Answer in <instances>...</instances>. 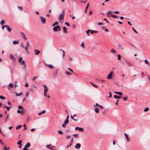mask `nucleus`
Listing matches in <instances>:
<instances>
[{
  "label": "nucleus",
  "mask_w": 150,
  "mask_h": 150,
  "mask_svg": "<svg viewBox=\"0 0 150 150\" xmlns=\"http://www.w3.org/2000/svg\"><path fill=\"white\" fill-rule=\"evenodd\" d=\"M65 10H63L62 13L59 14L58 20L60 22H62L63 21V19L64 16Z\"/></svg>",
  "instance_id": "nucleus-1"
},
{
  "label": "nucleus",
  "mask_w": 150,
  "mask_h": 150,
  "mask_svg": "<svg viewBox=\"0 0 150 150\" xmlns=\"http://www.w3.org/2000/svg\"><path fill=\"white\" fill-rule=\"evenodd\" d=\"M23 58L22 57H20L18 60V62H19L22 65H23V67L24 68H25L26 67L25 64V61L24 60H22Z\"/></svg>",
  "instance_id": "nucleus-2"
},
{
  "label": "nucleus",
  "mask_w": 150,
  "mask_h": 150,
  "mask_svg": "<svg viewBox=\"0 0 150 150\" xmlns=\"http://www.w3.org/2000/svg\"><path fill=\"white\" fill-rule=\"evenodd\" d=\"M53 30L54 31H58L60 30V28L59 25L54 27L53 28Z\"/></svg>",
  "instance_id": "nucleus-3"
},
{
  "label": "nucleus",
  "mask_w": 150,
  "mask_h": 150,
  "mask_svg": "<svg viewBox=\"0 0 150 150\" xmlns=\"http://www.w3.org/2000/svg\"><path fill=\"white\" fill-rule=\"evenodd\" d=\"M26 45L24 48L25 49V50L27 52H28V47L29 45V43L28 41H27L26 42Z\"/></svg>",
  "instance_id": "nucleus-4"
},
{
  "label": "nucleus",
  "mask_w": 150,
  "mask_h": 150,
  "mask_svg": "<svg viewBox=\"0 0 150 150\" xmlns=\"http://www.w3.org/2000/svg\"><path fill=\"white\" fill-rule=\"evenodd\" d=\"M40 18L42 23V24L45 23L46 22V19L45 18L42 16H40Z\"/></svg>",
  "instance_id": "nucleus-5"
},
{
  "label": "nucleus",
  "mask_w": 150,
  "mask_h": 150,
  "mask_svg": "<svg viewBox=\"0 0 150 150\" xmlns=\"http://www.w3.org/2000/svg\"><path fill=\"white\" fill-rule=\"evenodd\" d=\"M113 71H111L110 74H109L107 76V79H111L112 76L113 75Z\"/></svg>",
  "instance_id": "nucleus-6"
},
{
  "label": "nucleus",
  "mask_w": 150,
  "mask_h": 150,
  "mask_svg": "<svg viewBox=\"0 0 150 150\" xmlns=\"http://www.w3.org/2000/svg\"><path fill=\"white\" fill-rule=\"evenodd\" d=\"M21 34L24 40H26L27 39V38L24 33L22 32L21 33Z\"/></svg>",
  "instance_id": "nucleus-7"
},
{
  "label": "nucleus",
  "mask_w": 150,
  "mask_h": 150,
  "mask_svg": "<svg viewBox=\"0 0 150 150\" xmlns=\"http://www.w3.org/2000/svg\"><path fill=\"white\" fill-rule=\"evenodd\" d=\"M81 144L80 143H78L75 145V148L76 149H79L81 147Z\"/></svg>",
  "instance_id": "nucleus-8"
},
{
  "label": "nucleus",
  "mask_w": 150,
  "mask_h": 150,
  "mask_svg": "<svg viewBox=\"0 0 150 150\" xmlns=\"http://www.w3.org/2000/svg\"><path fill=\"white\" fill-rule=\"evenodd\" d=\"M75 130H78L80 131H83V129L82 128H80L79 127H76L75 128Z\"/></svg>",
  "instance_id": "nucleus-9"
},
{
  "label": "nucleus",
  "mask_w": 150,
  "mask_h": 150,
  "mask_svg": "<svg viewBox=\"0 0 150 150\" xmlns=\"http://www.w3.org/2000/svg\"><path fill=\"white\" fill-rule=\"evenodd\" d=\"M10 58L11 59H12L13 61H15L16 60L15 57L13 56L12 54H11L10 55Z\"/></svg>",
  "instance_id": "nucleus-10"
},
{
  "label": "nucleus",
  "mask_w": 150,
  "mask_h": 150,
  "mask_svg": "<svg viewBox=\"0 0 150 150\" xmlns=\"http://www.w3.org/2000/svg\"><path fill=\"white\" fill-rule=\"evenodd\" d=\"M6 27L7 30L9 32H11V29L9 27V26L6 25Z\"/></svg>",
  "instance_id": "nucleus-11"
},
{
  "label": "nucleus",
  "mask_w": 150,
  "mask_h": 150,
  "mask_svg": "<svg viewBox=\"0 0 150 150\" xmlns=\"http://www.w3.org/2000/svg\"><path fill=\"white\" fill-rule=\"evenodd\" d=\"M67 29L66 28L65 26H64L63 27V31L64 33H67L68 32L67 31Z\"/></svg>",
  "instance_id": "nucleus-12"
},
{
  "label": "nucleus",
  "mask_w": 150,
  "mask_h": 150,
  "mask_svg": "<svg viewBox=\"0 0 150 150\" xmlns=\"http://www.w3.org/2000/svg\"><path fill=\"white\" fill-rule=\"evenodd\" d=\"M125 135L126 138L127 140V141L128 142H129L130 140L129 138L128 137V135L126 133L125 134Z\"/></svg>",
  "instance_id": "nucleus-13"
},
{
  "label": "nucleus",
  "mask_w": 150,
  "mask_h": 150,
  "mask_svg": "<svg viewBox=\"0 0 150 150\" xmlns=\"http://www.w3.org/2000/svg\"><path fill=\"white\" fill-rule=\"evenodd\" d=\"M30 146V143H28L26 144L24 148H26V149L29 148Z\"/></svg>",
  "instance_id": "nucleus-14"
},
{
  "label": "nucleus",
  "mask_w": 150,
  "mask_h": 150,
  "mask_svg": "<svg viewBox=\"0 0 150 150\" xmlns=\"http://www.w3.org/2000/svg\"><path fill=\"white\" fill-rule=\"evenodd\" d=\"M90 32L91 34H93L95 33H97L98 32L97 31L92 30H90Z\"/></svg>",
  "instance_id": "nucleus-15"
},
{
  "label": "nucleus",
  "mask_w": 150,
  "mask_h": 150,
  "mask_svg": "<svg viewBox=\"0 0 150 150\" xmlns=\"http://www.w3.org/2000/svg\"><path fill=\"white\" fill-rule=\"evenodd\" d=\"M34 51L35 52V54L36 55L39 54L40 53V51H39L38 50H35Z\"/></svg>",
  "instance_id": "nucleus-16"
},
{
  "label": "nucleus",
  "mask_w": 150,
  "mask_h": 150,
  "mask_svg": "<svg viewBox=\"0 0 150 150\" xmlns=\"http://www.w3.org/2000/svg\"><path fill=\"white\" fill-rule=\"evenodd\" d=\"M44 91H45V92H47L48 90V88L45 85H44Z\"/></svg>",
  "instance_id": "nucleus-17"
},
{
  "label": "nucleus",
  "mask_w": 150,
  "mask_h": 150,
  "mask_svg": "<svg viewBox=\"0 0 150 150\" xmlns=\"http://www.w3.org/2000/svg\"><path fill=\"white\" fill-rule=\"evenodd\" d=\"M118 47L119 49H120L121 50H123L124 48L122 47V46L120 45H118Z\"/></svg>",
  "instance_id": "nucleus-18"
},
{
  "label": "nucleus",
  "mask_w": 150,
  "mask_h": 150,
  "mask_svg": "<svg viewBox=\"0 0 150 150\" xmlns=\"http://www.w3.org/2000/svg\"><path fill=\"white\" fill-rule=\"evenodd\" d=\"M45 112H46V111L45 110H43L42 111L38 113V115H40L43 113H45Z\"/></svg>",
  "instance_id": "nucleus-19"
},
{
  "label": "nucleus",
  "mask_w": 150,
  "mask_h": 150,
  "mask_svg": "<svg viewBox=\"0 0 150 150\" xmlns=\"http://www.w3.org/2000/svg\"><path fill=\"white\" fill-rule=\"evenodd\" d=\"M114 93L116 94L120 95H122V93L121 92H115Z\"/></svg>",
  "instance_id": "nucleus-20"
},
{
  "label": "nucleus",
  "mask_w": 150,
  "mask_h": 150,
  "mask_svg": "<svg viewBox=\"0 0 150 150\" xmlns=\"http://www.w3.org/2000/svg\"><path fill=\"white\" fill-rule=\"evenodd\" d=\"M90 83L95 88H97L98 87V86L97 85H95L92 82H90Z\"/></svg>",
  "instance_id": "nucleus-21"
},
{
  "label": "nucleus",
  "mask_w": 150,
  "mask_h": 150,
  "mask_svg": "<svg viewBox=\"0 0 150 150\" xmlns=\"http://www.w3.org/2000/svg\"><path fill=\"white\" fill-rule=\"evenodd\" d=\"M69 117V116L68 115L67 117V119L65 121V122L66 124H67L69 122V120H68Z\"/></svg>",
  "instance_id": "nucleus-22"
},
{
  "label": "nucleus",
  "mask_w": 150,
  "mask_h": 150,
  "mask_svg": "<svg viewBox=\"0 0 150 150\" xmlns=\"http://www.w3.org/2000/svg\"><path fill=\"white\" fill-rule=\"evenodd\" d=\"M110 51L113 54H114L116 52L115 50L113 49H112Z\"/></svg>",
  "instance_id": "nucleus-23"
},
{
  "label": "nucleus",
  "mask_w": 150,
  "mask_h": 150,
  "mask_svg": "<svg viewBox=\"0 0 150 150\" xmlns=\"http://www.w3.org/2000/svg\"><path fill=\"white\" fill-rule=\"evenodd\" d=\"M47 66L50 69H52L53 68V67L52 64H48L47 65Z\"/></svg>",
  "instance_id": "nucleus-24"
},
{
  "label": "nucleus",
  "mask_w": 150,
  "mask_h": 150,
  "mask_svg": "<svg viewBox=\"0 0 150 150\" xmlns=\"http://www.w3.org/2000/svg\"><path fill=\"white\" fill-rule=\"evenodd\" d=\"M5 23V22L4 20H3L1 21L0 24L1 25H3Z\"/></svg>",
  "instance_id": "nucleus-25"
},
{
  "label": "nucleus",
  "mask_w": 150,
  "mask_h": 150,
  "mask_svg": "<svg viewBox=\"0 0 150 150\" xmlns=\"http://www.w3.org/2000/svg\"><path fill=\"white\" fill-rule=\"evenodd\" d=\"M112 12L110 11H109L107 13V16H109V15H113V14L111 13Z\"/></svg>",
  "instance_id": "nucleus-26"
},
{
  "label": "nucleus",
  "mask_w": 150,
  "mask_h": 150,
  "mask_svg": "<svg viewBox=\"0 0 150 150\" xmlns=\"http://www.w3.org/2000/svg\"><path fill=\"white\" fill-rule=\"evenodd\" d=\"M19 41H17L16 40L14 41H13V43L14 45H16V44H18Z\"/></svg>",
  "instance_id": "nucleus-27"
},
{
  "label": "nucleus",
  "mask_w": 150,
  "mask_h": 150,
  "mask_svg": "<svg viewBox=\"0 0 150 150\" xmlns=\"http://www.w3.org/2000/svg\"><path fill=\"white\" fill-rule=\"evenodd\" d=\"M114 98L115 99H120L121 98V97L120 96H118L116 95H115L114 96Z\"/></svg>",
  "instance_id": "nucleus-28"
},
{
  "label": "nucleus",
  "mask_w": 150,
  "mask_h": 150,
  "mask_svg": "<svg viewBox=\"0 0 150 150\" xmlns=\"http://www.w3.org/2000/svg\"><path fill=\"white\" fill-rule=\"evenodd\" d=\"M22 127V125H18L17 127H16V129H20L21 127Z\"/></svg>",
  "instance_id": "nucleus-29"
},
{
  "label": "nucleus",
  "mask_w": 150,
  "mask_h": 150,
  "mask_svg": "<svg viewBox=\"0 0 150 150\" xmlns=\"http://www.w3.org/2000/svg\"><path fill=\"white\" fill-rule=\"evenodd\" d=\"M21 142H22V141L21 140H19L17 144L18 145H21Z\"/></svg>",
  "instance_id": "nucleus-30"
},
{
  "label": "nucleus",
  "mask_w": 150,
  "mask_h": 150,
  "mask_svg": "<svg viewBox=\"0 0 150 150\" xmlns=\"http://www.w3.org/2000/svg\"><path fill=\"white\" fill-rule=\"evenodd\" d=\"M4 108L7 109V110H8V111L9 110V109H10V108L9 107H8V106H4Z\"/></svg>",
  "instance_id": "nucleus-31"
},
{
  "label": "nucleus",
  "mask_w": 150,
  "mask_h": 150,
  "mask_svg": "<svg viewBox=\"0 0 150 150\" xmlns=\"http://www.w3.org/2000/svg\"><path fill=\"white\" fill-rule=\"evenodd\" d=\"M15 94H16V96H21V95H22V93H15Z\"/></svg>",
  "instance_id": "nucleus-32"
},
{
  "label": "nucleus",
  "mask_w": 150,
  "mask_h": 150,
  "mask_svg": "<svg viewBox=\"0 0 150 150\" xmlns=\"http://www.w3.org/2000/svg\"><path fill=\"white\" fill-rule=\"evenodd\" d=\"M6 145H5V147L4 148V150H8L10 148H9V147H8V148H6Z\"/></svg>",
  "instance_id": "nucleus-33"
},
{
  "label": "nucleus",
  "mask_w": 150,
  "mask_h": 150,
  "mask_svg": "<svg viewBox=\"0 0 150 150\" xmlns=\"http://www.w3.org/2000/svg\"><path fill=\"white\" fill-rule=\"evenodd\" d=\"M58 24V23L57 22H55L53 25L52 26H54L55 25H57Z\"/></svg>",
  "instance_id": "nucleus-34"
},
{
  "label": "nucleus",
  "mask_w": 150,
  "mask_h": 150,
  "mask_svg": "<svg viewBox=\"0 0 150 150\" xmlns=\"http://www.w3.org/2000/svg\"><path fill=\"white\" fill-rule=\"evenodd\" d=\"M127 98H128L127 96H126L125 97H124L123 98V100L124 101H126L127 100Z\"/></svg>",
  "instance_id": "nucleus-35"
},
{
  "label": "nucleus",
  "mask_w": 150,
  "mask_h": 150,
  "mask_svg": "<svg viewBox=\"0 0 150 150\" xmlns=\"http://www.w3.org/2000/svg\"><path fill=\"white\" fill-rule=\"evenodd\" d=\"M9 117V116L8 115H7L6 116V119H5V122H6L7 121V120L8 119V117Z\"/></svg>",
  "instance_id": "nucleus-36"
},
{
  "label": "nucleus",
  "mask_w": 150,
  "mask_h": 150,
  "mask_svg": "<svg viewBox=\"0 0 150 150\" xmlns=\"http://www.w3.org/2000/svg\"><path fill=\"white\" fill-rule=\"evenodd\" d=\"M121 58V56L120 54L118 55L117 56V59L118 60H120Z\"/></svg>",
  "instance_id": "nucleus-37"
},
{
  "label": "nucleus",
  "mask_w": 150,
  "mask_h": 150,
  "mask_svg": "<svg viewBox=\"0 0 150 150\" xmlns=\"http://www.w3.org/2000/svg\"><path fill=\"white\" fill-rule=\"evenodd\" d=\"M66 74L68 75H71V73L68 72V71H65Z\"/></svg>",
  "instance_id": "nucleus-38"
},
{
  "label": "nucleus",
  "mask_w": 150,
  "mask_h": 150,
  "mask_svg": "<svg viewBox=\"0 0 150 150\" xmlns=\"http://www.w3.org/2000/svg\"><path fill=\"white\" fill-rule=\"evenodd\" d=\"M0 98L2 100H4L5 99V98L1 96H0Z\"/></svg>",
  "instance_id": "nucleus-39"
},
{
  "label": "nucleus",
  "mask_w": 150,
  "mask_h": 150,
  "mask_svg": "<svg viewBox=\"0 0 150 150\" xmlns=\"http://www.w3.org/2000/svg\"><path fill=\"white\" fill-rule=\"evenodd\" d=\"M95 111L97 113H98L99 112V110L98 108H95Z\"/></svg>",
  "instance_id": "nucleus-40"
},
{
  "label": "nucleus",
  "mask_w": 150,
  "mask_h": 150,
  "mask_svg": "<svg viewBox=\"0 0 150 150\" xmlns=\"http://www.w3.org/2000/svg\"><path fill=\"white\" fill-rule=\"evenodd\" d=\"M23 126L24 127V130H26L27 129V127H26V125H25V124H24L23 125Z\"/></svg>",
  "instance_id": "nucleus-41"
},
{
  "label": "nucleus",
  "mask_w": 150,
  "mask_h": 150,
  "mask_svg": "<svg viewBox=\"0 0 150 150\" xmlns=\"http://www.w3.org/2000/svg\"><path fill=\"white\" fill-rule=\"evenodd\" d=\"M8 86L9 87L11 88H13V85L12 83H10L9 84Z\"/></svg>",
  "instance_id": "nucleus-42"
},
{
  "label": "nucleus",
  "mask_w": 150,
  "mask_h": 150,
  "mask_svg": "<svg viewBox=\"0 0 150 150\" xmlns=\"http://www.w3.org/2000/svg\"><path fill=\"white\" fill-rule=\"evenodd\" d=\"M149 110V108H146L144 110V111L145 112H146L148 111Z\"/></svg>",
  "instance_id": "nucleus-43"
},
{
  "label": "nucleus",
  "mask_w": 150,
  "mask_h": 150,
  "mask_svg": "<svg viewBox=\"0 0 150 150\" xmlns=\"http://www.w3.org/2000/svg\"><path fill=\"white\" fill-rule=\"evenodd\" d=\"M18 108L20 109H22L23 108V107L21 105H19Z\"/></svg>",
  "instance_id": "nucleus-44"
},
{
  "label": "nucleus",
  "mask_w": 150,
  "mask_h": 150,
  "mask_svg": "<svg viewBox=\"0 0 150 150\" xmlns=\"http://www.w3.org/2000/svg\"><path fill=\"white\" fill-rule=\"evenodd\" d=\"M81 47H82L83 48H84V44H83V42H82V43L81 44Z\"/></svg>",
  "instance_id": "nucleus-45"
},
{
  "label": "nucleus",
  "mask_w": 150,
  "mask_h": 150,
  "mask_svg": "<svg viewBox=\"0 0 150 150\" xmlns=\"http://www.w3.org/2000/svg\"><path fill=\"white\" fill-rule=\"evenodd\" d=\"M60 51H62L63 52V58L64 57V56L65 55V54H64V50H60Z\"/></svg>",
  "instance_id": "nucleus-46"
},
{
  "label": "nucleus",
  "mask_w": 150,
  "mask_h": 150,
  "mask_svg": "<svg viewBox=\"0 0 150 150\" xmlns=\"http://www.w3.org/2000/svg\"><path fill=\"white\" fill-rule=\"evenodd\" d=\"M17 112L18 113H22V111H21L20 110H17Z\"/></svg>",
  "instance_id": "nucleus-47"
},
{
  "label": "nucleus",
  "mask_w": 150,
  "mask_h": 150,
  "mask_svg": "<svg viewBox=\"0 0 150 150\" xmlns=\"http://www.w3.org/2000/svg\"><path fill=\"white\" fill-rule=\"evenodd\" d=\"M132 29L133 30L134 32L136 33H138V32L136 30H135L134 29V28L133 27L132 28Z\"/></svg>",
  "instance_id": "nucleus-48"
},
{
  "label": "nucleus",
  "mask_w": 150,
  "mask_h": 150,
  "mask_svg": "<svg viewBox=\"0 0 150 150\" xmlns=\"http://www.w3.org/2000/svg\"><path fill=\"white\" fill-rule=\"evenodd\" d=\"M18 8L21 10H23V8L22 6H18Z\"/></svg>",
  "instance_id": "nucleus-49"
},
{
  "label": "nucleus",
  "mask_w": 150,
  "mask_h": 150,
  "mask_svg": "<svg viewBox=\"0 0 150 150\" xmlns=\"http://www.w3.org/2000/svg\"><path fill=\"white\" fill-rule=\"evenodd\" d=\"M58 133L60 134H63V133L60 130L58 131Z\"/></svg>",
  "instance_id": "nucleus-50"
},
{
  "label": "nucleus",
  "mask_w": 150,
  "mask_h": 150,
  "mask_svg": "<svg viewBox=\"0 0 150 150\" xmlns=\"http://www.w3.org/2000/svg\"><path fill=\"white\" fill-rule=\"evenodd\" d=\"M78 134H73V136L75 137H76L78 136Z\"/></svg>",
  "instance_id": "nucleus-51"
},
{
  "label": "nucleus",
  "mask_w": 150,
  "mask_h": 150,
  "mask_svg": "<svg viewBox=\"0 0 150 150\" xmlns=\"http://www.w3.org/2000/svg\"><path fill=\"white\" fill-rule=\"evenodd\" d=\"M86 32H87V34L88 35H89V32H90V30H88L86 31Z\"/></svg>",
  "instance_id": "nucleus-52"
},
{
  "label": "nucleus",
  "mask_w": 150,
  "mask_h": 150,
  "mask_svg": "<svg viewBox=\"0 0 150 150\" xmlns=\"http://www.w3.org/2000/svg\"><path fill=\"white\" fill-rule=\"evenodd\" d=\"M38 77V76H34L33 77V81H34V80H35Z\"/></svg>",
  "instance_id": "nucleus-53"
},
{
  "label": "nucleus",
  "mask_w": 150,
  "mask_h": 150,
  "mask_svg": "<svg viewBox=\"0 0 150 150\" xmlns=\"http://www.w3.org/2000/svg\"><path fill=\"white\" fill-rule=\"evenodd\" d=\"M67 124H66L65 122H64V124H62V125L63 127H64L66 126V125Z\"/></svg>",
  "instance_id": "nucleus-54"
},
{
  "label": "nucleus",
  "mask_w": 150,
  "mask_h": 150,
  "mask_svg": "<svg viewBox=\"0 0 150 150\" xmlns=\"http://www.w3.org/2000/svg\"><path fill=\"white\" fill-rule=\"evenodd\" d=\"M65 24L67 25L68 26H70L69 24L68 23L65 22Z\"/></svg>",
  "instance_id": "nucleus-55"
},
{
  "label": "nucleus",
  "mask_w": 150,
  "mask_h": 150,
  "mask_svg": "<svg viewBox=\"0 0 150 150\" xmlns=\"http://www.w3.org/2000/svg\"><path fill=\"white\" fill-rule=\"evenodd\" d=\"M99 81H101L103 82H105V81L103 79H100L99 80Z\"/></svg>",
  "instance_id": "nucleus-56"
},
{
  "label": "nucleus",
  "mask_w": 150,
  "mask_h": 150,
  "mask_svg": "<svg viewBox=\"0 0 150 150\" xmlns=\"http://www.w3.org/2000/svg\"><path fill=\"white\" fill-rule=\"evenodd\" d=\"M88 8V7H86L85 11V13H86Z\"/></svg>",
  "instance_id": "nucleus-57"
},
{
  "label": "nucleus",
  "mask_w": 150,
  "mask_h": 150,
  "mask_svg": "<svg viewBox=\"0 0 150 150\" xmlns=\"http://www.w3.org/2000/svg\"><path fill=\"white\" fill-rule=\"evenodd\" d=\"M98 25H103V23H102L99 22L98 23Z\"/></svg>",
  "instance_id": "nucleus-58"
},
{
  "label": "nucleus",
  "mask_w": 150,
  "mask_h": 150,
  "mask_svg": "<svg viewBox=\"0 0 150 150\" xmlns=\"http://www.w3.org/2000/svg\"><path fill=\"white\" fill-rule=\"evenodd\" d=\"M47 92L44 91V95L45 96H46L47 95Z\"/></svg>",
  "instance_id": "nucleus-59"
},
{
  "label": "nucleus",
  "mask_w": 150,
  "mask_h": 150,
  "mask_svg": "<svg viewBox=\"0 0 150 150\" xmlns=\"http://www.w3.org/2000/svg\"><path fill=\"white\" fill-rule=\"evenodd\" d=\"M144 62L146 63V64H148L149 63V62H148V61H147V60H146V59H145L144 60Z\"/></svg>",
  "instance_id": "nucleus-60"
},
{
  "label": "nucleus",
  "mask_w": 150,
  "mask_h": 150,
  "mask_svg": "<svg viewBox=\"0 0 150 150\" xmlns=\"http://www.w3.org/2000/svg\"><path fill=\"white\" fill-rule=\"evenodd\" d=\"M109 93L110 95H109V97L111 98L112 96L111 93L110 92H109Z\"/></svg>",
  "instance_id": "nucleus-61"
},
{
  "label": "nucleus",
  "mask_w": 150,
  "mask_h": 150,
  "mask_svg": "<svg viewBox=\"0 0 150 150\" xmlns=\"http://www.w3.org/2000/svg\"><path fill=\"white\" fill-rule=\"evenodd\" d=\"M141 75L142 76V77H144L145 76V75L143 72H142L141 74Z\"/></svg>",
  "instance_id": "nucleus-62"
},
{
  "label": "nucleus",
  "mask_w": 150,
  "mask_h": 150,
  "mask_svg": "<svg viewBox=\"0 0 150 150\" xmlns=\"http://www.w3.org/2000/svg\"><path fill=\"white\" fill-rule=\"evenodd\" d=\"M70 136L69 135H67L66 136V138L67 139H69L70 138Z\"/></svg>",
  "instance_id": "nucleus-63"
},
{
  "label": "nucleus",
  "mask_w": 150,
  "mask_h": 150,
  "mask_svg": "<svg viewBox=\"0 0 150 150\" xmlns=\"http://www.w3.org/2000/svg\"><path fill=\"white\" fill-rule=\"evenodd\" d=\"M112 17L114 18H116L117 17V16L115 15H114L112 16Z\"/></svg>",
  "instance_id": "nucleus-64"
}]
</instances>
